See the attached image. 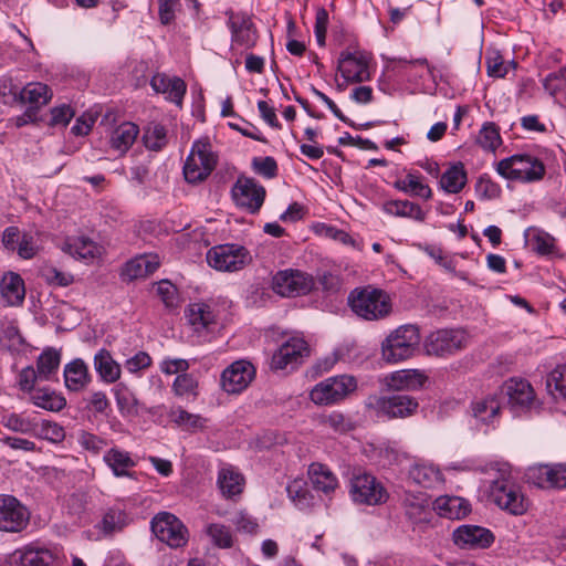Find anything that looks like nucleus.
Instances as JSON below:
<instances>
[{
  "label": "nucleus",
  "instance_id": "f257e3e1",
  "mask_svg": "<svg viewBox=\"0 0 566 566\" xmlns=\"http://www.w3.org/2000/svg\"><path fill=\"white\" fill-rule=\"evenodd\" d=\"M185 319L197 343H209L226 326L227 302L217 298L191 302L185 308Z\"/></svg>",
  "mask_w": 566,
  "mask_h": 566
},
{
  "label": "nucleus",
  "instance_id": "f03ea898",
  "mask_svg": "<svg viewBox=\"0 0 566 566\" xmlns=\"http://www.w3.org/2000/svg\"><path fill=\"white\" fill-rule=\"evenodd\" d=\"M65 560L62 546L33 542L8 554L3 566H62Z\"/></svg>",
  "mask_w": 566,
  "mask_h": 566
},
{
  "label": "nucleus",
  "instance_id": "7ed1b4c3",
  "mask_svg": "<svg viewBox=\"0 0 566 566\" xmlns=\"http://www.w3.org/2000/svg\"><path fill=\"white\" fill-rule=\"evenodd\" d=\"M420 344L419 328L402 325L391 332L381 343V357L386 363L396 364L411 358Z\"/></svg>",
  "mask_w": 566,
  "mask_h": 566
},
{
  "label": "nucleus",
  "instance_id": "20e7f679",
  "mask_svg": "<svg viewBox=\"0 0 566 566\" xmlns=\"http://www.w3.org/2000/svg\"><path fill=\"white\" fill-rule=\"evenodd\" d=\"M308 356L307 342L301 336H291L273 352L269 368L275 374L286 376L298 369Z\"/></svg>",
  "mask_w": 566,
  "mask_h": 566
},
{
  "label": "nucleus",
  "instance_id": "39448f33",
  "mask_svg": "<svg viewBox=\"0 0 566 566\" xmlns=\"http://www.w3.org/2000/svg\"><path fill=\"white\" fill-rule=\"evenodd\" d=\"M489 496L496 506L515 516L526 513L530 506L521 486L506 473H502L500 479L492 481Z\"/></svg>",
  "mask_w": 566,
  "mask_h": 566
},
{
  "label": "nucleus",
  "instance_id": "423d86ee",
  "mask_svg": "<svg viewBox=\"0 0 566 566\" xmlns=\"http://www.w3.org/2000/svg\"><path fill=\"white\" fill-rule=\"evenodd\" d=\"M348 302L354 313L369 321L382 318L391 310L388 296L382 291L369 286L352 291Z\"/></svg>",
  "mask_w": 566,
  "mask_h": 566
},
{
  "label": "nucleus",
  "instance_id": "0eeeda50",
  "mask_svg": "<svg viewBox=\"0 0 566 566\" xmlns=\"http://www.w3.org/2000/svg\"><path fill=\"white\" fill-rule=\"evenodd\" d=\"M496 170L506 179L522 182L537 181L545 175L544 164L531 155H513L502 159Z\"/></svg>",
  "mask_w": 566,
  "mask_h": 566
},
{
  "label": "nucleus",
  "instance_id": "6e6552de",
  "mask_svg": "<svg viewBox=\"0 0 566 566\" xmlns=\"http://www.w3.org/2000/svg\"><path fill=\"white\" fill-rule=\"evenodd\" d=\"M349 494L355 503L366 505H379L389 497L381 482L373 474L360 470L355 471L349 480Z\"/></svg>",
  "mask_w": 566,
  "mask_h": 566
},
{
  "label": "nucleus",
  "instance_id": "1a4fd4ad",
  "mask_svg": "<svg viewBox=\"0 0 566 566\" xmlns=\"http://www.w3.org/2000/svg\"><path fill=\"white\" fill-rule=\"evenodd\" d=\"M356 388L357 381L353 376L339 375L315 385L310 392V398L315 405L328 406L344 400Z\"/></svg>",
  "mask_w": 566,
  "mask_h": 566
},
{
  "label": "nucleus",
  "instance_id": "9d476101",
  "mask_svg": "<svg viewBox=\"0 0 566 566\" xmlns=\"http://www.w3.org/2000/svg\"><path fill=\"white\" fill-rule=\"evenodd\" d=\"M216 166V156L209 143L197 140L184 165V175L188 182H199L206 179Z\"/></svg>",
  "mask_w": 566,
  "mask_h": 566
},
{
  "label": "nucleus",
  "instance_id": "9b49d317",
  "mask_svg": "<svg viewBox=\"0 0 566 566\" xmlns=\"http://www.w3.org/2000/svg\"><path fill=\"white\" fill-rule=\"evenodd\" d=\"M155 536L170 547H181L188 541V531L182 522L171 513H158L151 521Z\"/></svg>",
  "mask_w": 566,
  "mask_h": 566
},
{
  "label": "nucleus",
  "instance_id": "f8f14e48",
  "mask_svg": "<svg viewBox=\"0 0 566 566\" xmlns=\"http://www.w3.org/2000/svg\"><path fill=\"white\" fill-rule=\"evenodd\" d=\"M314 286V277L300 270L289 269L280 271L273 279L274 291L286 297L306 295Z\"/></svg>",
  "mask_w": 566,
  "mask_h": 566
},
{
  "label": "nucleus",
  "instance_id": "ddd939ff",
  "mask_svg": "<svg viewBox=\"0 0 566 566\" xmlns=\"http://www.w3.org/2000/svg\"><path fill=\"white\" fill-rule=\"evenodd\" d=\"M209 266L220 272H237L245 265L247 250L237 244H220L206 255Z\"/></svg>",
  "mask_w": 566,
  "mask_h": 566
},
{
  "label": "nucleus",
  "instance_id": "4468645a",
  "mask_svg": "<svg viewBox=\"0 0 566 566\" xmlns=\"http://www.w3.org/2000/svg\"><path fill=\"white\" fill-rule=\"evenodd\" d=\"M30 521V511L18 499L0 494V531L19 533Z\"/></svg>",
  "mask_w": 566,
  "mask_h": 566
},
{
  "label": "nucleus",
  "instance_id": "2eb2a0df",
  "mask_svg": "<svg viewBox=\"0 0 566 566\" xmlns=\"http://www.w3.org/2000/svg\"><path fill=\"white\" fill-rule=\"evenodd\" d=\"M467 335L461 329H439L432 332L424 340L428 355L447 356L465 347Z\"/></svg>",
  "mask_w": 566,
  "mask_h": 566
},
{
  "label": "nucleus",
  "instance_id": "dca6fc26",
  "mask_svg": "<svg viewBox=\"0 0 566 566\" xmlns=\"http://www.w3.org/2000/svg\"><path fill=\"white\" fill-rule=\"evenodd\" d=\"M527 483L543 490L566 488V464H534L525 472Z\"/></svg>",
  "mask_w": 566,
  "mask_h": 566
},
{
  "label": "nucleus",
  "instance_id": "f3484780",
  "mask_svg": "<svg viewBox=\"0 0 566 566\" xmlns=\"http://www.w3.org/2000/svg\"><path fill=\"white\" fill-rule=\"evenodd\" d=\"M338 71L350 83H363L370 80L368 56L360 51L342 52L338 60Z\"/></svg>",
  "mask_w": 566,
  "mask_h": 566
},
{
  "label": "nucleus",
  "instance_id": "a211bd4d",
  "mask_svg": "<svg viewBox=\"0 0 566 566\" xmlns=\"http://www.w3.org/2000/svg\"><path fill=\"white\" fill-rule=\"evenodd\" d=\"M503 405L501 392L495 390L494 392L475 397L471 402V413L482 424L494 426L500 420Z\"/></svg>",
  "mask_w": 566,
  "mask_h": 566
},
{
  "label": "nucleus",
  "instance_id": "6ab92c4d",
  "mask_svg": "<svg viewBox=\"0 0 566 566\" xmlns=\"http://www.w3.org/2000/svg\"><path fill=\"white\" fill-rule=\"evenodd\" d=\"M503 402H507L513 409L530 408L535 399L531 384L523 379L511 378L500 387Z\"/></svg>",
  "mask_w": 566,
  "mask_h": 566
},
{
  "label": "nucleus",
  "instance_id": "aec40b11",
  "mask_svg": "<svg viewBox=\"0 0 566 566\" xmlns=\"http://www.w3.org/2000/svg\"><path fill=\"white\" fill-rule=\"evenodd\" d=\"M62 250L71 256L85 263L99 260L105 253V248L85 235H73L65 239Z\"/></svg>",
  "mask_w": 566,
  "mask_h": 566
},
{
  "label": "nucleus",
  "instance_id": "412c9836",
  "mask_svg": "<svg viewBox=\"0 0 566 566\" xmlns=\"http://www.w3.org/2000/svg\"><path fill=\"white\" fill-rule=\"evenodd\" d=\"M453 541L461 548H486L493 541V534L481 526L462 525L453 532Z\"/></svg>",
  "mask_w": 566,
  "mask_h": 566
},
{
  "label": "nucleus",
  "instance_id": "4be33fe9",
  "mask_svg": "<svg viewBox=\"0 0 566 566\" xmlns=\"http://www.w3.org/2000/svg\"><path fill=\"white\" fill-rule=\"evenodd\" d=\"M378 411L389 418H403L412 415L418 408V402L406 395H394L377 400Z\"/></svg>",
  "mask_w": 566,
  "mask_h": 566
},
{
  "label": "nucleus",
  "instance_id": "5701e85b",
  "mask_svg": "<svg viewBox=\"0 0 566 566\" xmlns=\"http://www.w3.org/2000/svg\"><path fill=\"white\" fill-rule=\"evenodd\" d=\"M0 297L7 306H20L24 302L25 286L20 274L6 272L0 279Z\"/></svg>",
  "mask_w": 566,
  "mask_h": 566
},
{
  "label": "nucleus",
  "instance_id": "b1692460",
  "mask_svg": "<svg viewBox=\"0 0 566 566\" xmlns=\"http://www.w3.org/2000/svg\"><path fill=\"white\" fill-rule=\"evenodd\" d=\"M221 387L228 394H240L248 387V360L233 361L221 374Z\"/></svg>",
  "mask_w": 566,
  "mask_h": 566
},
{
  "label": "nucleus",
  "instance_id": "393cba45",
  "mask_svg": "<svg viewBox=\"0 0 566 566\" xmlns=\"http://www.w3.org/2000/svg\"><path fill=\"white\" fill-rule=\"evenodd\" d=\"M103 460L116 478H135L132 469L137 465V461L128 451L117 447L111 448L104 453Z\"/></svg>",
  "mask_w": 566,
  "mask_h": 566
},
{
  "label": "nucleus",
  "instance_id": "a878e982",
  "mask_svg": "<svg viewBox=\"0 0 566 566\" xmlns=\"http://www.w3.org/2000/svg\"><path fill=\"white\" fill-rule=\"evenodd\" d=\"M150 85L157 93H161L167 99L180 105L186 93L185 82L177 76L157 73L151 77Z\"/></svg>",
  "mask_w": 566,
  "mask_h": 566
},
{
  "label": "nucleus",
  "instance_id": "bb28decb",
  "mask_svg": "<svg viewBox=\"0 0 566 566\" xmlns=\"http://www.w3.org/2000/svg\"><path fill=\"white\" fill-rule=\"evenodd\" d=\"M19 105H28L29 109L39 112L53 96L52 90L42 82H30L21 87Z\"/></svg>",
  "mask_w": 566,
  "mask_h": 566
},
{
  "label": "nucleus",
  "instance_id": "cd10ccee",
  "mask_svg": "<svg viewBox=\"0 0 566 566\" xmlns=\"http://www.w3.org/2000/svg\"><path fill=\"white\" fill-rule=\"evenodd\" d=\"M159 265L160 261L157 254H142L126 262L122 270V276L128 281L142 279L154 273Z\"/></svg>",
  "mask_w": 566,
  "mask_h": 566
},
{
  "label": "nucleus",
  "instance_id": "c85d7f7f",
  "mask_svg": "<svg viewBox=\"0 0 566 566\" xmlns=\"http://www.w3.org/2000/svg\"><path fill=\"white\" fill-rule=\"evenodd\" d=\"M244 476L233 468H222L218 472L217 485L221 495L227 500H235L244 489Z\"/></svg>",
  "mask_w": 566,
  "mask_h": 566
},
{
  "label": "nucleus",
  "instance_id": "c756f323",
  "mask_svg": "<svg viewBox=\"0 0 566 566\" xmlns=\"http://www.w3.org/2000/svg\"><path fill=\"white\" fill-rule=\"evenodd\" d=\"M139 135V128L132 122H124L111 133L109 146L119 156L126 154Z\"/></svg>",
  "mask_w": 566,
  "mask_h": 566
},
{
  "label": "nucleus",
  "instance_id": "7c9ffc66",
  "mask_svg": "<svg viewBox=\"0 0 566 566\" xmlns=\"http://www.w3.org/2000/svg\"><path fill=\"white\" fill-rule=\"evenodd\" d=\"M129 522L127 513L119 507H109L102 520L95 525L96 538L107 537L120 532Z\"/></svg>",
  "mask_w": 566,
  "mask_h": 566
},
{
  "label": "nucleus",
  "instance_id": "2f4dec72",
  "mask_svg": "<svg viewBox=\"0 0 566 566\" xmlns=\"http://www.w3.org/2000/svg\"><path fill=\"white\" fill-rule=\"evenodd\" d=\"M434 510L442 517L461 520L470 513L471 506L465 499L459 496H440L434 501Z\"/></svg>",
  "mask_w": 566,
  "mask_h": 566
},
{
  "label": "nucleus",
  "instance_id": "473e14b6",
  "mask_svg": "<svg viewBox=\"0 0 566 566\" xmlns=\"http://www.w3.org/2000/svg\"><path fill=\"white\" fill-rule=\"evenodd\" d=\"M427 381V376L418 369H403L388 377V386L395 390H416Z\"/></svg>",
  "mask_w": 566,
  "mask_h": 566
},
{
  "label": "nucleus",
  "instance_id": "72a5a7b5",
  "mask_svg": "<svg viewBox=\"0 0 566 566\" xmlns=\"http://www.w3.org/2000/svg\"><path fill=\"white\" fill-rule=\"evenodd\" d=\"M94 368L101 379L107 384L117 381L120 377V365L106 349H99L94 356Z\"/></svg>",
  "mask_w": 566,
  "mask_h": 566
},
{
  "label": "nucleus",
  "instance_id": "f704fd0d",
  "mask_svg": "<svg viewBox=\"0 0 566 566\" xmlns=\"http://www.w3.org/2000/svg\"><path fill=\"white\" fill-rule=\"evenodd\" d=\"M409 476L413 482L427 489L437 488L443 483L441 471L433 464H415L409 471Z\"/></svg>",
  "mask_w": 566,
  "mask_h": 566
},
{
  "label": "nucleus",
  "instance_id": "c9c22d12",
  "mask_svg": "<svg viewBox=\"0 0 566 566\" xmlns=\"http://www.w3.org/2000/svg\"><path fill=\"white\" fill-rule=\"evenodd\" d=\"M88 370L85 363L77 358L64 367V382L69 390L78 391L88 382Z\"/></svg>",
  "mask_w": 566,
  "mask_h": 566
},
{
  "label": "nucleus",
  "instance_id": "e433bc0d",
  "mask_svg": "<svg viewBox=\"0 0 566 566\" xmlns=\"http://www.w3.org/2000/svg\"><path fill=\"white\" fill-rule=\"evenodd\" d=\"M308 475L313 486L325 494H329L338 485L334 473L324 464L312 463L308 469Z\"/></svg>",
  "mask_w": 566,
  "mask_h": 566
},
{
  "label": "nucleus",
  "instance_id": "4c0bfd02",
  "mask_svg": "<svg viewBox=\"0 0 566 566\" xmlns=\"http://www.w3.org/2000/svg\"><path fill=\"white\" fill-rule=\"evenodd\" d=\"M465 185L467 171L462 163L449 167L440 178V186L448 193H458Z\"/></svg>",
  "mask_w": 566,
  "mask_h": 566
},
{
  "label": "nucleus",
  "instance_id": "58836bf2",
  "mask_svg": "<svg viewBox=\"0 0 566 566\" xmlns=\"http://www.w3.org/2000/svg\"><path fill=\"white\" fill-rule=\"evenodd\" d=\"M61 363V354L54 348H46L36 360V371L39 379L50 380L56 375Z\"/></svg>",
  "mask_w": 566,
  "mask_h": 566
},
{
  "label": "nucleus",
  "instance_id": "ea45409f",
  "mask_svg": "<svg viewBox=\"0 0 566 566\" xmlns=\"http://www.w3.org/2000/svg\"><path fill=\"white\" fill-rule=\"evenodd\" d=\"M171 390L175 396L186 399L196 400L199 396V382L198 379L190 373L178 375L172 385Z\"/></svg>",
  "mask_w": 566,
  "mask_h": 566
},
{
  "label": "nucleus",
  "instance_id": "a19ab883",
  "mask_svg": "<svg viewBox=\"0 0 566 566\" xmlns=\"http://www.w3.org/2000/svg\"><path fill=\"white\" fill-rule=\"evenodd\" d=\"M384 211L388 214L408 217L419 221L424 219L422 209L418 205L407 200L387 201L384 203Z\"/></svg>",
  "mask_w": 566,
  "mask_h": 566
},
{
  "label": "nucleus",
  "instance_id": "79ce46f5",
  "mask_svg": "<svg viewBox=\"0 0 566 566\" xmlns=\"http://www.w3.org/2000/svg\"><path fill=\"white\" fill-rule=\"evenodd\" d=\"M168 417L171 422L189 431L201 429L205 426V419L200 415L190 413L181 407H172Z\"/></svg>",
  "mask_w": 566,
  "mask_h": 566
},
{
  "label": "nucleus",
  "instance_id": "37998d69",
  "mask_svg": "<svg viewBox=\"0 0 566 566\" xmlns=\"http://www.w3.org/2000/svg\"><path fill=\"white\" fill-rule=\"evenodd\" d=\"M31 399L36 407L49 411H60L66 405L64 397L48 388L35 390Z\"/></svg>",
  "mask_w": 566,
  "mask_h": 566
},
{
  "label": "nucleus",
  "instance_id": "c03bdc74",
  "mask_svg": "<svg viewBox=\"0 0 566 566\" xmlns=\"http://www.w3.org/2000/svg\"><path fill=\"white\" fill-rule=\"evenodd\" d=\"M401 504L406 514L412 521H418L421 517L424 509L428 506V499L424 493L403 492L400 497Z\"/></svg>",
  "mask_w": 566,
  "mask_h": 566
},
{
  "label": "nucleus",
  "instance_id": "a18cd8bd",
  "mask_svg": "<svg viewBox=\"0 0 566 566\" xmlns=\"http://www.w3.org/2000/svg\"><path fill=\"white\" fill-rule=\"evenodd\" d=\"M546 388L555 398L566 399V366L554 368L546 378Z\"/></svg>",
  "mask_w": 566,
  "mask_h": 566
},
{
  "label": "nucleus",
  "instance_id": "49530a36",
  "mask_svg": "<svg viewBox=\"0 0 566 566\" xmlns=\"http://www.w3.org/2000/svg\"><path fill=\"white\" fill-rule=\"evenodd\" d=\"M118 410L122 415H130L136 410L137 400L133 391L124 384H118L113 388Z\"/></svg>",
  "mask_w": 566,
  "mask_h": 566
},
{
  "label": "nucleus",
  "instance_id": "de8ad7c7",
  "mask_svg": "<svg viewBox=\"0 0 566 566\" xmlns=\"http://www.w3.org/2000/svg\"><path fill=\"white\" fill-rule=\"evenodd\" d=\"M21 87L10 76L0 77V103L7 106L19 105Z\"/></svg>",
  "mask_w": 566,
  "mask_h": 566
},
{
  "label": "nucleus",
  "instance_id": "09e8293b",
  "mask_svg": "<svg viewBox=\"0 0 566 566\" xmlns=\"http://www.w3.org/2000/svg\"><path fill=\"white\" fill-rule=\"evenodd\" d=\"M40 250L39 233L34 231L22 232L17 253L24 260L34 258Z\"/></svg>",
  "mask_w": 566,
  "mask_h": 566
},
{
  "label": "nucleus",
  "instance_id": "8fccbe9b",
  "mask_svg": "<svg viewBox=\"0 0 566 566\" xmlns=\"http://www.w3.org/2000/svg\"><path fill=\"white\" fill-rule=\"evenodd\" d=\"M143 142L146 148L160 150L167 143L165 128L158 124L148 125L143 135Z\"/></svg>",
  "mask_w": 566,
  "mask_h": 566
},
{
  "label": "nucleus",
  "instance_id": "3c124183",
  "mask_svg": "<svg viewBox=\"0 0 566 566\" xmlns=\"http://www.w3.org/2000/svg\"><path fill=\"white\" fill-rule=\"evenodd\" d=\"M478 144L485 150H495L502 143L494 123H485L479 132Z\"/></svg>",
  "mask_w": 566,
  "mask_h": 566
},
{
  "label": "nucleus",
  "instance_id": "603ef678",
  "mask_svg": "<svg viewBox=\"0 0 566 566\" xmlns=\"http://www.w3.org/2000/svg\"><path fill=\"white\" fill-rule=\"evenodd\" d=\"M2 424L15 432L31 433L35 431V422L18 413H9L2 417Z\"/></svg>",
  "mask_w": 566,
  "mask_h": 566
},
{
  "label": "nucleus",
  "instance_id": "864d4df0",
  "mask_svg": "<svg viewBox=\"0 0 566 566\" xmlns=\"http://www.w3.org/2000/svg\"><path fill=\"white\" fill-rule=\"evenodd\" d=\"M396 187L402 191L412 192L423 199H429L431 197V189L429 186L421 184L419 179L411 174L407 175L405 179L398 180L396 182Z\"/></svg>",
  "mask_w": 566,
  "mask_h": 566
},
{
  "label": "nucleus",
  "instance_id": "5fc2aeb1",
  "mask_svg": "<svg viewBox=\"0 0 566 566\" xmlns=\"http://www.w3.org/2000/svg\"><path fill=\"white\" fill-rule=\"evenodd\" d=\"M34 432L42 439L54 443L61 442L65 437L64 429L56 422L49 420H43L40 424L35 423Z\"/></svg>",
  "mask_w": 566,
  "mask_h": 566
},
{
  "label": "nucleus",
  "instance_id": "6e6d98bb",
  "mask_svg": "<svg viewBox=\"0 0 566 566\" xmlns=\"http://www.w3.org/2000/svg\"><path fill=\"white\" fill-rule=\"evenodd\" d=\"M191 364H190V360L188 359H184V358H174V357H164L160 361H159V370L166 375V376H172V375H176V377L178 375H182V374H186L189 368H190Z\"/></svg>",
  "mask_w": 566,
  "mask_h": 566
},
{
  "label": "nucleus",
  "instance_id": "4d7b16f0",
  "mask_svg": "<svg viewBox=\"0 0 566 566\" xmlns=\"http://www.w3.org/2000/svg\"><path fill=\"white\" fill-rule=\"evenodd\" d=\"M156 293L161 302L168 308H175L179 305V294L177 287L168 280H163L156 284Z\"/></svg>",
  "mask_w": 566,
  "mask_h": 566
},
{
  "label": "nucleus",
  "instance_id": "13d9d810",
  "mask_svg": "<svg viewBox=\"0 0 566 566\" xmlns=\"http://www.w3.org/2000/svg\"><path fill=\"white\" fill-rule=\"evenodd\" d=\"M318 421L322 426L327 427L337 433L347 432L353 428L352 423L344 417V415L337 411L328 415H322Z\"/></svg>",
  "mask_w": 566,
  "mask_h": 566
},
{
  "label": "nucleus",
  "instance_id": "bf43d9fd",
  "mask_svg": "<svg viewBox=\"0 0 566 566\" xmlns=\"http://www.w3.org/2000/svg\"><path fill=\"white\" fill-rule=\"evenodd\" d=\"M42 276L48 284L54 286L65 287L74 282V276L71 273L61 271L53 266L43 269Z\"/></svg>",
  "mask_w": 566,
  "mask_h": 566
},
{
  "label": "nucleus",
  "instance_id": "052dcab7",
  "mask_svg": "<svg viewBox=\"0 0 566 566\" xmlns=\"http://www.w3.org/2000/svg\"><path fill=\"white\" fill-rule=\"evenodd\" d=\"M252 167L258 175L266 179H273L277 176V163L271 156L254 157L252 159Z\"/></svg>",
  "mask_w": 566,
  "mask_h": 566
},
{
  "label": "nucleus",
  "instance_id": "680f3d73",
  "mask_svg": "<svg viewBox=\"0 0 566 566\" xmlns=\"http://www.w3.org/2000/svg\"><path fill=\"white\" fill-rule=\"evenodd\" d=\"M77 442L81 448L92 454H98L107 446V441L104 438L86 431H82L78 434Z\"/></svg>",
  "mask_w": 566,
  "mask_h": 566
},
{
  "label": "nucleus",
  "instance_id": "e2e57ef3",
  "mask_svg": "<svg viewBox=\"0 0 566 566\" xmlns=\"http://www.w3.org/2000/svg\"><path fill=\"white\" fill-rule=\"evenodd\" d=\"M207 533L219 547L227 548L232 545V534L230 530L222 524L209 525Z\"/></svg>",
  "mask_w": 566,
  "mask_h": 566
},
{
  "label": "nucleus",
  "instance_id": "0e129e2a",
  "mask_svg": "<svg viewBox=\"0 0 566 566\" xmlns=\"http://www.w3.org/2000/svg\"><path fill=\"white\" fill-rule=\"evenodd\" d=\"M229 25L232 33V50H237L238 46L244 45L245 38L248 35V27L244 19L231 15L229 19Z\"/></svg>",
  "mask_w": 566,
  "mask_h": 566
},
{
  "label": "nucleus",
  "instance_id": "69168bd1",
  "mask_svg": "<svg viewBox=\"0 0 566 566\" xmlns=\"http://www.w3.org/2000/svg\"><path fill=\"white\" fill-rule=\"evenodd\" d=\"M532 247L541 255H551L556 251L555 239L547 232H538L532 239Z\"/></svg>",
  "mask_w": 566,
  "mask_h": 566
},
{
  "label": "nucleus",
  "instance_id": "338daca9",
  "mask_svg": "<svg viewBox=\"0 0 566 566\" xmlns=\"http://www.w3.org/2000/svg\"><path fill=\"white\" fill-rule=\"evenodd\" d=\"M486 71L490 76L503 77L507 73L502 55L499 51H490L485 57Z\"/></svg>",
  "mask_w": 566,
  "mask_h": 566
},
{
  "label": "nucleus",
  "instance_id": "774afa93",
  "mask_svg": "<svg viewBox=\"0 0 566 566\" xmlns=\"http://www.w3.org/2000/svg\"><path fill=\"white\" fill-rule=\"evenodd\" d=\"M75 115L73 108L67 104L55 106L51 109V126L65 127Z\"/></svg>",
  "mask_w": 566,
  "mask_h": 566
}]
</instances>
